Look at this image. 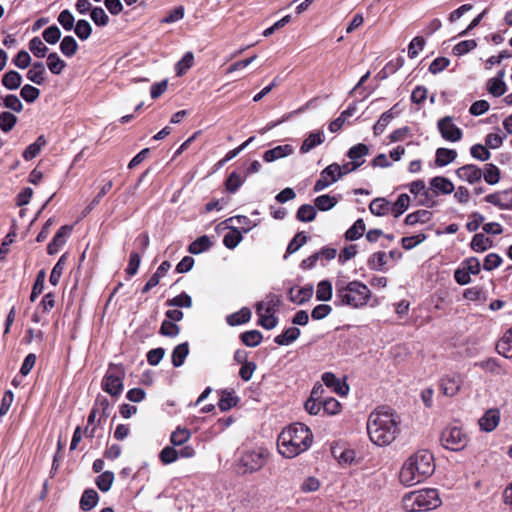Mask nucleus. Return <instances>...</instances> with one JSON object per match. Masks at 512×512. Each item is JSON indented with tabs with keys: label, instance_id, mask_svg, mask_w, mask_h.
<instances>
[{
	"label": "nucleus",
	"instance_id": "49530a36",
	"mask_svg": "<svg viewBox=\"0 0 512 512\" xmlns=\"http://www.w3.org/2000/svg\"><path fill=\"white\" fill-rule=\"evenodd\" d=\"M114 482V474L110 471H105L96 478V485L102 492L110 490Z\"/></svg>",
	"mask_w": 512,
	"mask_h": 512
},
{
	"label": "nucleus",
	"instance_id": "c85d7f7f",
	"mask_svg": "<svg viewBox=\"0 0 512 512\" xmlns=\"http://www.w3.org/2000/svg\"><path fill=\"white\" fill-rule=\"evenodd\" d=\"M212 246V242L206 235L198 237L188 247L191 254L197 255L207 251Z\"/></svg>",
	"mask_w": 512,
	"mask_h": 512
},
{
	"label": "nucleus",
	"instance_id": "423d86ee",
	"mask_svg": "<svg viewBox=\"0 0 512 512\" xmlns=\"http://www.w3.org/2000/svg\"><path fill=\"white\" fill-rule=\"evenodd\" d=\"M469 436L463 428L455 425L447 426L441 433V445L451 451H462L469 443Z\"/></svg>",
	"mask_w": 512,
	"mask_h": 512
},
{
	"label": "nucleus",
	"instance_id": "473e14b6",
	"mask_svg": "<svg viewBox=\"0 0 512 512\" xmlns=\"http://www.w3.org/2000/svg\"><path fill=\"white\" fill-rule=\"evenodd\" d=\"M300 335V329L296 327H290L286 329L282 334L275 337L274 341L281 346L289 345L295 341Z\"/></svg>",
	"mask_w": 512,
	"mask_h": 512
},
{
	"label": "nucleus",
	"instance_id": "e2e57ef3",
	"mask_svg": "<svg viewBox=\"0 0 512 512\" xmlns=\"http://www.w3.org/2000/svg\"><path fill=\"white\" fill-rule=\"evenodd\" d=\"M470 153L473 158L480 161H487L491 157V153L489 152V150L481 144L473 145L470 149Z\"/></svg>",
	"mask_w": 512,
	"mask_h": 512
},
{
	"label": "nucleus",
	"instance_id": "7ed1b4c3",
	"mask_svg": "<svg viewBox=\"0 0 512 512\" xmlns=\"http://www.w3.org/2000/svg\"><path fill=\"white\" fill-rule=\"evenodd\" d=\"M434 470L433 454L428 450H419L404 462L399 480L405 486H413L431 476Z\"/></svg>",
	"mask_w": 512,
	"mask_h": 512
},
{
	"label": "nucleus",
	"instance_id": "a18cd8bd",
	"mask_svg": "<svg viewBox=\"0 0 512 512\" xmlns=\"http://www.w3.org/2000/svg\"><path fill=\"white\" fill-rule=\"evenodd\" d=\"M487 90L494 97H500L506 92V84L501 79L491 78L487 82Z\"/></svg>",
	"mask_w": 512,
	"mask_h": 512
},
{
	"label": "nucleus",
	"instance_id": "e433bc0d",
	"mask_svg": "<svg viewBox=\"0 0 512 512\" xmlns=\"http://www.w3.org/2000/svg\"><path fill=\"white\" fill-rule=\"evenodd\" d=\"M189 353L188 343H181L177 345L172 352V363L175 367L183 365L187 355Z\"/></svg>",
	"mask_w": 512,
	"mask_h": 512
},
{
	"label": "nucleus",
	"instance_id": "864d4df0",
	"mask_svg": "<svg viewBox=\"0 0 512 512\" xmlns=\"http://www.w3.org/2000/svg\"><path fill=\"white\" fill-rule=\"evenodd\" d=\"M17 117L11 112H2L0 114V129L3 132H9L16 124Z\"/></svg>",
	"mask_w": 512,
	"mask_h": 512
},
{
	"label": "nucleus",
	"instance_id": "bb28decb",
	"mask_svg": "<svg viewBox=\"0 0 512 512\" xmlns=\"http://www.w3.org/2000/svg\"><path fill=\"white\" fill-rule=\"evenodd\" d=\"M457 157V152L453 149L438 148L436 150L435 164L438 167H443L453 162Z\"/></svg>",
	"mask_w": 512,
	"mask_h": 512
},
{
	"label": "nucleus",
	"instance_id": "5701e85b",
	"mask_svg": "<svg viewBox=\"0 0 512 512\" xmlns=\"http://www.w3.org/2000/svg\"><path fill=\"white\" fill-rule=\"evenodd\" d=\"M369 210L375 216H385L391 213V203L385 198H375L371 201Z\"/></svg>",
	"mask_w": 512,
	"mask_h": 512
},
{
	"label": "nucleus",
	"instance_id": "680f3d73",
	"mask_svg": "<svg viewBox=\"0 0 512 512\" xmlns=\"http://www.w3.org/2000/svg\"><path fill=\"white\" fill-rule=\"evenodd\" d=\"M92 27L86 20H79L75 26V34L81 39L86 40L90 37Z\"/></svg>",
	"mask_w": 512,
	"mask_h": 512
},
{
	"label": "nucleus",
	"instance_id": "4c0bfd02",
	"mask_svg": "<svg viewBox=\"0 0 512 512\" xmlns=\"http://www.w3.org/2000/svg\"><path fill=\"white\" fill-rule=\"evenodd\" d=\"M333 288L328 280H322L317 285L316 298L318 301L326 302L332 298Z\"/></svg>",
	"mask_w": 512,
	"mask_h": 512
},
{
	"label": "nucleus",
	"instance_id": "0eeeda50",
	"mask_svg": "<svg viewBox=\"0 0 512 512\" xmlns=\"http://www.w3.org/2000/svg\"><path fill=\"white\" fill-rule=\"evenodd\" d=\"M267 461V453L263 450H250L242 454L239 468L242 473H254L260 470Z\"/></svg>",
	"mask_w": 512,
	"mask_h": 512
},
{
	"label": "nucleus",
	"instance_id": "a211bd4d",
	"mask_svg": "<svg viewBox=\"0 0 512 512\" xmlns=\"http://www.w3.org/2000/svg\"><path fill=\"white\" fill-rule=\"evenodd\" d=\"M409 190L415 196H420L419 204L432 207L435 201L429 196V192L425 189V183L422 180H417L409 185Z\"/></svg>",
	"mask_w": 512,
	"mask_h": 512
},
{
	"label": "nucleus",
	"instance_id": "6ab92c4d",
	"mask_svg": "<svg viewBox=\"0 0 512 512\" xmlns=\"http://www.w3.org/2000/svg\"><path fill=\"white\" fill-rule=\"evenodd\" d=\"M293 152H294L293 146H291L289 144L279 145V146L274 147L273 149L267 150L264 153L263 158L266 162H273L277 159L289 156Z\"/></svg>",
	"mask_w": 512,
	"mask_h": 512
},
{
	"label": "nucleus",
	"instance_id": "37998d69",
	"mask_svg": "<svg viewBox=\"0 0 512 512\" xmlns=\"http://www.w3.org/2000/svg\"><path fill=\"white\" fill-rule=\"evenodd\" d=\"M263 339V336L258 330H250L241 334L242 342L248 347L258 346Z\"/></svg>",
	"mask_w": 512,
	"mask_h": 512
},
{
	"label": "nucleus",
	"instance_id": "f8f14e48",
	"mask_svg": "<svg viewBox=\"0 0 512 512\" xmlns=\"http://www.w3.org/2000/svg\"><path fill=\"white\" fill-rule=\"evenodd\" d=\"M457 177L469 184H475L482 178L483 171L473 164L464 165L456 170Z\"/></svg>",
	"mask_w": 512,
	"mask_h": 512
},
{
	"label": "nucleus",
	"instance_id": "9d476101",
	"mask_svg": "<svg viewBox=\"0 0 512 512\" xmlns=\"http://www.w3.org/2000/svg\"><path fill=\"white\" fill-rule=\"evenodd\" d=\"M341 179L337 163L330 164L320 173V178L314 185V191L319 192Z\"/></svg>",
	"mask_w": 512,
	"mask_h": 512
},
{
	"label": "nucleus",
	"instance_id": "052dcab7",
	"mask_svg": "<svg viewBox=\"0 0 512 512\" xmlns=\"http://www.w3.org/2000/svg\"><path fill=\"white\" fill-rule=\"evenodd\" d=\"M180 333V327L171 322L170 320H164L160 327V334L167 337H176Z\"/></svg>",
	"mask_w": 512,
	"mask_h": 512
},
{
	"label": "nucleus",
	"instance_id": "72a5a7b5",
	"mask_svg": "<svg viewBox=\"0 0 512 512\" xmlns=\"http://www.w3.org/2000/svg\"><path fill=\"white\" fill-rule=\"evenodd\" d=\"M251 319V310L247 307L227 316L226 320L230 326H236L248 322Z\"/></svg>",
	"mask_w": 512,
	"mask_h": 512
},
{
	"label": "nucleus",
	"instance_id": "58836bf2",
	"mask_svg": "<svg viewBox=\"0 0 512 512\" xmlns=\"http://www.w3.org/2000/svg\"><path fill=\"white\" fill-rule=\"evenodd\" d=\"M395 115L392 112V109L384 112L376 124L373 126V132L375 136H378L384 132L386 127L390 124V122L394 119Z\"/></svg>",
	"mask_w": 512,
	"mask_h": 512
},
{
	"label": "nucleus",
	"instance_id": "3c124183",
	"mask_svg": "<svg viewBox=\"0 0 512 512\" xmlns=\"http://www.w3.org/2000/svg\"><path fill=\"white\" fill-rule=\"evenodd\" d=\"M166 304L170 307L190 308L192 306V299L186 293H181L172 299L167 300Z\"/></svg>",
	"mask_w": 512,
	"mask_h": 512
},
{
	"label": "nucleus",
	"instance_id": "0e129e2a",
	"mask_svg": "<svg viewBox=\"0 0 512 512\" xmlns=\"http://www.w3.org/2000/svg\"><path fill=\"white\" fill-rule=\"evenodd\" d=\"M323 410L329 415H335L340 412L341 404L338 400L332 397L325 398L323 402H321Z\"/></svg>",
	"mask_w": 512,
	"mask_h": 512
},
{
	"label": "nucleus",
	"instance_id": "cd10ccee",
	"mask_svg": "<svg viewBox=\"0 0 512 512\" xmlns=\"http://www.w3.org/2000/svg\"><path fill=\"white\" fill-rule=\"evenodd\" d=\"M98 500V493L93 489H87L80 499V507L84 511H89L97 505Z\"/></svg>",
	"mask_w": 512,
	"mask_h": 512
},
{
	"label": "nucleus",
	"instance_id": "4468645a",
	"mask_svg": "<svg viewBox=\"0 0 512 512\" xmlns=\"http://www.w3.org/2000/svg\"><path fill=\"white\" fill-rule=\"evenodd\" d=\"M322 381L328 388L340 396H346L349 392V386L345 382L340 381L331 372L324 373L322 375Z\"/></svg>",
	"mask_w": 512,
	"mask_h": 512
},
{
	"label": "nucleus",
	"instance_id": "69168bd1",
	"mask_svg": "<svg viewBox=\"0 0 512 512\" xmlns=\"http://www.w3.org/2000/svg\"><path fill=\"white\" fill-rule=\"evenodd\" d=\"M259 316L258 324L266 330H271L278 325V318L273 314H257Z\"/></svg>",
	"mask_w": 512,
	"mask_h": 512
},
{
	"label": "nucleus",
	"instance_id": "a19ab883",
	"mask_svg": "<svg viewBox=\"0 0 512 512\" xmlns=\"http://www.w3.org/2000/svg\"><path fill=\"white\" fill-rule=\"evenodd\" d=\"M242 233L237 228H232L223 238V244L228 249L236 248L242 241Z\"/></svg>",
	"mask_w": 512,
	"mask_h": 512
},
{
	"label": "nucleus",
	"instance_id": "c03bdc74",
	"mask_svg": "<svg viewBox=\"0 0 512 512\" xmlns=\"http://www.w3.org/2000/svg\"><path fill=\"white\" fill-rule=\"evenodd\" d=\"M60 50L66 57H72L78 50V44L72 36H65L60 43Z\"/></svg>",
	"mask_w": 512,
	"mask_h": 512
},
{
	"label": "nucleus",
	"instance_id": "ea45409f",
	"mask_svg": "<svg viewBox=\"0 0 512 512\" xmlns=\"http://www.w3.org/2000/svg\"><path fill=\"white\" fill-rule=\"evenodd\" d=\"M366 226L363 219H358L355 223L346 231L345 237L347 240L354 241L363 236Z\"/></svg>",
	"mask_w": 512,
	"mask_h": 512
},
{
	"label": "nucleus",
	"instance_id": "aec40b11",
	"mask_svg": "<svg viewBox=\"0 0 512 512\" xmlns=\"http://www.w3.org/2000/svg\"><path fill=\"white\" fill-rule=\"evenodd\" d=\"M324 139L325 137L323 131L309 133L300 146V152L302 154L310 152L316 146L321 145L324 142Z\"/></svg>",
	"mask_w": 512,
	"mask_h": 512
},
{
	"label": "nucleus",
	"instance_id": "4be33fe9",
	"mask_svg": "<svg viewBox=\"0 0 512 512\" xmlns=\"http://www.w3.org/2000/svg\"><path fill=\"white\" fill-rule=\"evenodd\" d=\"M430 186L435 193L450 194L454 190V184L448 178L442 176L432 178Z\"/></svg>",
	"mask_w": 512,
	"mask_h": 512
},
{
	"label": "nucleus",
	"instance_id": "603ef678",
	"mask_svg": "<svg viewBox=\"0 0 512 512\" xmlns=\"http://www.w3.org/2000/svg\"><path fill=\"white\" fill-rule=\"evenodd\" d=\"M191 437V433L188 429L177 428L170 437L171 443L175 446H180L187 442Z\"/></svg>",
	"mask_w": 512,
	"mask_h": 512
},
{
	"label": "nucleus",
	"instance_id": "8fccbe9b",
	"mask_svg": "<svg viewBox=\"0 0 512 512\" xmlns=\"http://www.w3.org/2000/svg\"><path fill=\"white\" fill-rule=\"evenodd\" d=\"M338 200L335 197H331L329 195H321L315 199V207H317L321 211H328L332 209Z\"/></svg>",
	"mask_w": 512,
	"mask_h": 512
},
{
	"label": "nucleus",
	"instance_id": "338daca9",
	"mask_svg": "<svg viewBox=\"0 0 512 512\" xmlns=\"http://www.w3.org/2000/svg\"><path fill=\"white\" fill-rule=\"evenodd\" d=\"M57 20L66 31H70L74 26V16L68 9L63 10Z\"/></svg>",
	"mask_w": 512,
	"mask_h": 512
},
{
	"label": "nucleus",
	"instance_id": "13d9d810",
	"mask_svg": "<svg viewBox=\"0 0 512 512\" xmlns=\"http://www.w3.org/2000/svg\"><path fill=\"white\" fill-rule=\"evenodd\" d=\"M476 46H477V43L475 40H464V41H461L458 44H456L453 47L452 51H453L454 55L462 56V55L470 52L474 48H476Z\"/></svg>",
	"mask_w": 512,
	"mask_h": 512
},
{
	"label": "nucleus",
	"instance_id": "39448f33",
	"mask_svg": "<svg viewBox=\"0 0 512 512\" xmlns=\"http://www.w3.org/2000/svg\"><path fill=\"white\" fill-rule=\"evenodd\" d=\"M442 501L437 489L427 488L409 492L402 498L406 512H428L438 508Z\"/></svg>",
	"mask_w": 512,
	"mask_h": 512
},
{
	"label": "nucleus",
	"instance_id": "9b49d317",
	"mask_svg": "<svg viewBox=\"0 0 512 512\" xmlns=\"http://www.w3.org/2000/svg\"><path fill=\"white\" fill-rule=\"evenodd\" d=\"M485 201L502 209V210H511L512 209V189L503 190L500 192L488 194L485 197Z\"/></svg>",
	"mask_w": 512,
	"mask_h": 512
},
{
	"label": "nucleus",
	"instance_id": "f257e3e1",
	"mask_svg": "<svg viewBox=\"0 0 512 512\" xmlns=\"http://www.w3.org/2000/svg\"><path fill=\"white\" fill-rule=\"evenodd\" d=\"M401 419L397 413L387 407L373 411L367 421L370 440L378 446L391 444L400 433Z\"/></svg>",
	"mask_w": 512,
	"mask_h": 512
},
{
	"label": "nucleus",
	"instance_id": "79ce46f5",
	"mask_svg": "<svg viewBox=\"0 0 512 512\" xmlns=\"http://www.w3.org/2000/svg\"><path fill=\"white\" fill-rule=\"evenodd\" d=\"M47 66L51 73L60 74L65 68L66 63L62 60L57 53H50L47 58Z\"/></svg>",
	"mask_w": 512,
	"mask_h": 512
},
{
	"label": "nucleus",
	"instance_id": "774afa93",
	"mask_svg": "<svg viewBox=\"0 0 512 512\" xmlns=\"http://www.w3.org/2000/svg\"><path fill=\"white\" fill-rule=\"evenodd\" d=\"M159 457H160V460L162 461V463L171 464L177 460L178 451L173 447L167 446L162 449Z\"/></svg>",
	"mask_w": 512,
	"mask_h": 512
},
{
	"label": "nucleus",
	"instance_id": "2eb2a0df",
	"mask_svg": "<svg viewBox=\"0 0 512 512\" xmlns=\"http://www.w3.org/2000/svg\"><path fill=\"white\" fill-rule=\"evenodd\" d=\"M72 231L71 226H62L55 236L53 237L52 241L48 244L47 252L50 255L56 254L60 248L66 243V240L68 236L70 235Z\"/></svg>",
	"mask_w": 512,
	"mask_h": 512
},
{
	"label": "nucleus",
	"instance_id": "4d7b16f0",
	"mask_svg": "<svg viewBox=\"0 0 512 512\" xmlns=\"http://www.w3.org/2000/svg\"><path fill=\"white\" fill-rule=\"evenodd\" d=\"M42 36L48 44H55L61 38V31L59 27L52 25L43 31Z\"/></svg>",
	"mask_w": 512,
	"mask_h": 512
},
{
	"label": "nucleus",
	"instance_id": "393cba45",
	"mask_svg": "<svg viewBox=\"0 0 512 512\" xmlns=\"http://www.w3.org/2000/svg\"><path fill=\"white\" fill-rule=\"evenodd\" d=\"M313 294V288L310 287H303L300 289H294L291 288L289 290V299L293 303L297 304H303L304 302L308 301Z\"/></svg>",
	"mask_w": 512,
	"mask_h": 512
},
{
	"label": "nucleus",
	"instance_id": "412c9836",
	"mask_svg": "<svg viewBox=\"0 0 512 512\" xmlns=\"http://www.w3.org/2000/svg\"><path fill=\"white\" fill-rule=\"evenodd\" d=\"M171 268V264L168 261H164L160 264L157 271L150 277L145 286L142 289L143 293H147L153 287L159 284L161 278L168 272Z\"/></svg>",
	"mask_w": 512,
	"mask_h": 512
},
{
	"label": "nucleus",
	"instance_id": "09e8293b",
	"mask_svg": "<svg viewBox=\"0 0 512 512\" xmlns=\"http://www.w3.org/2000/svg\"><path fill=\"white\" fill-rule=\"evenodd\" d=\"M29 50L38 58L45 57L48 48L39 37H34L29 42Z\"/></svg>",
	"mask_w": 512,
	"mask_h": 512
},
{
	"label": "nucleus",
	"instance_id": "6e6552de",
	"mask_svg": "<svg viewBox=\"0 0 512 512\" xmlns=\"http://www.w3.org/2000/svg\"><path fill=\"white\" fill-rule=\"evenodd\" d=\"M124 371L118 366H111L107 371L102 388L111 396H118L123 390Z\"/></svg>",
	"mask_w": 512,
	"mask_h": 512
},
{
	"label": "nucleus",
	"instance_id": "6e6d98bb",
	"mask_svg": "<svg viewBox=\"0 0 512 512\" xmlns=\"http://www.w3.org/2000/svg\"><path fill=\"white\" fill-rule=\"evenodd\" d=\"M194 61V55L192 52H187L180 61L176 64V73L178 76L183 75L188 69L191 68Z\"/></svg>",
	"mask_w": 512,
	"mask_h": 512
},
{
	"label": "nucleus",
	"instance_id": "de8ad7c7",
	"mask_svg": "<svg viewBox=\"0 0 512 512\" xmlns=\"http://www.w3.org/2000/svg\"><path fill=\"white\" fill-rule=\"evenodd\" d=\"M315 216V207L309 204L300 206L297 211V219L301 222H311L315 219Z\"/></svg>",
	"mask_w": 512,
	"mask_h": 512
},
{
	"label": "nucleus",
	"instance_id": "a878e982",
	"mask_svg": "<svg viewBox=\"0 0 512 512\" xmlns=\"http://www.w3.org/2000/svg\"><path fill=\"white\" fill-rule=\"evenodd\" d=\"M432 218V213L428 210H417L408 214L404 220L405 224L413 226L416 224L428 223Z\"/></svg>",
	"mask_w": 512,
	"mask_h": 512
},
{
	"label": "nucleus",
	"instance_id": "f3484780",
	"mask_svg": "<svg viewBox=\"0 0 512 512\" xmlns=\"http://www.w3.org/2000/svg\"><path fill=\"white\" fill-rule=\"evenodd\" d=\"M500 421V412L498 409H489L485 412V414L479 419L480 429L485 432L493 431L499 424Z\"/></svg>",
	"mask_w": 512,
	"mask_h": 512
},
{
	"label": "nucleus",
	"instance_id": "c756f323",
	"mask_svg": "<svg viewBox=\"0 0 512 512\" xmlns=\"http://www.w3.org/2000/svg\"><path fill=\"white\" fill-rule=\"evenodd\" d=\"M410 205V196L406 193L400 194L397 200L391 204V213L394 217L402 215Z\"/></svg>",
	"mask_w": 512,
	"mask_h": 512
},
{
	"label": "nucleus",
	"instance_id": "2f4dec72",
	"mask_svg": "<svg viewBox=\"0 0 512 512\" xmlns=\"http://www.w3.org/2000/svg\"><path fill=\"white\" fill-rule=\"evenodd\" d=\"M45 67L42 62H35L27 72V78L38 85L44 82Z\"/></svg>",
	"mask_w": 512,
	"mask_h": 512
},
{
	"label": "nucleus",
	"instance_id": "1a4fd4ad",
	"mask_svg": "<svg viewBox=\"0 0 512 512\" xmlns=\"http://www.w3.org/2000/svg\"><path fill=\"white\" fill-rule=\"evenodd\" d=\"M437 126L441 136L447 141L456 142L462 138L461 129L453 123L450 116L441 118Z\"/></svg>",
	"mask_w": 512,
	"mask_h": 512
},
{
	"label": "nucleus",
	"instance_id": "7c9ffc66",
	"mask_svg": "<svg viewBox=\"0 0 512 512\" xmlns=\"http://www.w3.org/2000/svg\"><path fill=\"white\" fill-rule=\"evenodd\" d=\"M21 83V75L14 70L6 72L2 78V85L9 90L18 89L21 86Z\"/></svg>",
	"mask_w": 512,
	"mask_h": 512
},
{
	"label": "nucleus",
	"instance_id": "f03ea898",
	"mask_svg": "<svg viewBox=\"0 0 512 512\" xmlns=\"http://www.w3.org/2000/svg\"><path fill=\"white\" fill-rule=\"evenodd\" d=\"M312 441L313 435L310 429L302 423H296L285 428L279 434L277 448L284 457L294 458L306 451L311 446Z\"/></svg>",
	"mask_w": 512,
	"mask_h": 512
},
{
	"label": "nucleus",
	"instance_id": "dca6fc26",
	"mask_svg": "<svg viewBox=\"0 0 512 512\" xmlns=\"http://www.w3.org/2000/svg\"><path fill=\"white\" fill-rule=\"evenodd\" d=\"M281 304V299L279 296L274 294H269L266 298L256 305V313L257 314H273L275 315L278 307Z\"/></svg>",
	"mask_w": 512,
	"mask_h": 512
},
{
	"label": "nucleus",
	"instance_id": "bf43d9fd",
	"mask_svg": "<svg viewBox=\"0 0 512 512\" xmlns=\"http://www.w3.org/2000/svg\"><path fill=\"white\" fill-rule=\"evenodd\" d=\"M21 97L28 103L34 102L40 95V90L32 85L26 84L21 89Z\"/></svg>",
	"mask_w": 512,
	"mask_h": 512
},
{
	"label": "nucleus",
	"instance_id": "20e7f679",
	"mask_svg": "<svg viewBox=\"0 0 512 512\" xmlns=\"http://www.w3.org/2000/svg\"><path fill=\"white\" fill-rule=\"evenodd\" d=\"M335 289V304L338 306L347 305L356 309L361 308L367 305L371 296L369 288L356 280L347 282L344 279H338Z\"/></svg>",
	"mask_w": 512,
	"mask_h": 512
},
{
	"label": "nucleus",
	"instance_id": "5fc2aeb1",
	"mask_svg": "<svg viewBox=\"0 0 512 512\" xmlns=\"http://www.w3.org/2000/svg\"><path fill=\"white\" fill-rule=\"evenodd\" d=\"M64 268H65V256L62 255L51 271L49 281L52 285L56 286L59 283V280L62 276Z\"/></svg>",
	"mask_w": 512,
	"mask_h": 512
},
{
	"label": "nucleus",
	"instance_id": "ddd939ff",
	"mask_svg": "<svg viewBox=\"0 0 512 512\" xmlns=\"http://www.w3.org/2000/svg\"><path fill=\"white\" fill-rule=\"evenodd\" d=\"M462 383L463 379L460 375L446 376L441 380L440 389L444 395L453 397L460 391Z\"/></svg>",
	"mask_w": 512,
	"mask_h": 512
},
{
	"label": "nucleus",
	"instance_id": "f704fd0d",
	"mask_svg": "<svg viewBox=\"0 0 512 512\" xmlns=\"http://www.w3.org/2000/svg\"><path fill=\"white\" fill-rule=\"evenodd\" d=\"M369 154V148L367 145L359 143L351 147L347 153V156L351 159V162L364 163V157Z\"/></svg>",
	"mask_w": 512,
	"mask_h": 512
},
{
	"label": "nucleus",
	"instance_id": "b1692460",
	"mask_svg": "<svg viewBox=\"0 0 512 512\" xmlns=\"http://www.w3.org/2000/svg\"><path fill=\"white\" fill-rule=\"evenodd\" d=\"M496 349L505 358H512V328L498 341Z\"/></svg>",
	"mask_w": 512,
	"mask_h": 512
},
{
	"label": "nucleus",
	"instance_id": "c9c22d12",
	"mask_svg": "<svg viewBox=\"0 0 512 512\" xmlns=\"http://www.w3.org/2000/svg\"><path fill=\"white\" fill-rule=\"evenodd\" d=\"M484 180L490 184L495 185L497 184L501 179V172L500 169L493 163H488L485 165V169L483 171Z\"/></svg>",
	"mask_w": 512,
	"mask_h": 512
}]
</instances>
